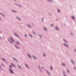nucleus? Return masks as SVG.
<instances>
[{
  "label": "nucleus",
  "mask_w": 76,
  "mask_h": 76,
  "mask_svg": "<svg viewBox=\"0 0 76 76\" xmlns=\"http://www.w3.org/2000/svg\"><path fill=\"white\" fill-rule=\"evenodd\" d=\"M71 35H73V33H71Z\"/></svg>",
  "instance_id": "obj_35"
},
{
  "label": "nucleus",
  "mask_w": 76,
  "mask_h": 76,
  "mask_svg": "<svg viewBox=\"0 0 76 76\" xmlns=\"http://www.w3.org/2000/svg\"><path fill=\"white\" fill-rule=\"evenodd\" d=\"M15 35V36H16V37H17V38H19V36H18V35L16 33H15L14 34Z\"/></svg>",
  "instance_id": "obj_2"
},
{
  "label": "nucleus",
  "mask_w": 76,
  "mask_h": 76,
  "mask_svg": "<svg viewBox=\"0 0 76 76\" xmlns=\"http://www.w3.org/2000/svg\"><path fill=\"white\" fill-rule=\"evenodd\" d=\"M15 47L16 48H17L18 49H19V47H18V46H17L16 45H15Z\"/></svg>",
  "instance_id": "obj_5"
},
{
  "label": "nucleus",
  "mask_w": 76,
  "mask_h": 76,
  "mask_svg": "<svg viewBox=\"0 0 76 76\" xmlns=\"http://www.w3.org/2000/svg\"><path fill=\"white\" fill-rule=\"evenodd\" d=\"M11 66H13V67H15V65H13V64H11Z\"/></svg>",
  "instance_id": "obj_11"
},
{
  "label": "nucleus",
  "mask_w": 76,
  "mask_h": 76,
  "mask_svg": "<svg viewBox=\"0 0 76 76\" xmlns=\"http://www.w3.org/2000/svg\"><path fill=\"white\" fill-rule=\"evenodd\" d=\"M33 58H34V59H37V58H36V57L34 56H33Z\"/></svg>",
  "instance_id": "obj_12"
},
{
  "label": "nucleus",
  "mask_w": 76,
  "mask_h": 76,
  "mask_svg": "<svg viewBox=\"0 0 76 76\" xmlns=\"http://www.w3.org/2000/svg\"><path fill=\"white\" fill-rule=\"evenodd\" d=\"M46 72H47L48 75H50V73H49L48 71H46Z\"/></svg>",
  "instance_id": "obj_9"
},
{
  "label": "nucleus",
  "mask_w": 76,
  "mask_h": 76,
  "mask_svg": "<svg viewBox=\"0 0 76 76\" xmlns=\"http://www.w3.org/2000/svg\"><path fill=\"white\" fill-rule=\"evenodd\" d=\"M39 36L40 38H41V35H39Z\"/></svg>",
  "instance_id": "obj_36"
},
{
  "label": "nucleus",
  "mask_w": 76,
  "mask_h": 76,
  "mask_svg": "<svg viewBox=\"0 0 76 76\" xmlns=\"http://www.w3.org/2000/svg\"><path fill=\"white\" fill-rule=\"evenodd\" d=\"M17 18L18 19V20H20V19L18 18V17H17Z\"/></svg>",
  "instance_id": "obj_17"
},
{
  "label": "nucleus",
  "mask_w": 76,
  "mask_h": 76,
  "mask_svg": "<svg viewBox=\"0 0 76 76\" xmlns=\"http://www.w3.org/2000/svg\"><path fill=\"white\" fill-rule=\"evenodd\" d=\"M25 37H26V35L25 34Z\"/></svg>",
  "instance_id": "obj_40"
},
{
  "label": "nucleus",
  "mask_w": 76,
  "mask_h": 76,
  "mask_svg": "<svg viewBox=\"0 0 76 76\" xmlns=\"http://www.w3.org/2000/svg\"><path fill=\"white\" fill-rule=\"evenodd\" d=\"M64 41L65 42H67L65 39H64Z\"/></svg>",
  "instance_id": "obj_21"
},
{
  "label": "nucleus",
  "mask_w": 76,
  "mask_h": 76,
  "mask_svg": "<svg viewBox=\"0 0 76 76\" xmlns=\"http://www.w3.org/2000/svg\"><path fill=\"white\" fill-rule=\"evenodd\" d=\"M43 29H44V30H45V31H47V29H46V28H43Z\"/></svg>",
  "instance_id": "obj_26"
},
{
  "label": "nucleus",
  "mask_w": 76,
  "mask_h": 76,
  "mask_svg": "<svg viewBox=\"0 0 76 76\" xmlns=\"http://www.w3.org/2000/svg\"><path fill=\"white\" fill-rule=\"evenodd\" d=\"M71 62H72V63L73 64H74V62H73V61H71Z\"/></svg>",
  "instance_id": "obj_24"
},
{
  "label": "nucleus",
  "mask_w": 76,
  "mask_h": 76,
  "mask_svg": "<svg viewBox=\"0 0 76 76\" xmlns=\"http://www.w3.org/2000/svg\"><path fill=\"white\" fill-rule=\"evenodd\" d=\"M18 67L20 68V69H21V68L20 67V66H18Z\"/></svg>",
  "instance_id": "obj_30"
},
{
  "label": "nucleus",
  "mask_w": 76,
  "mask_h": 76,
  "mask_svg": "<svg viewBox=\"0 0 76 76\" xmlns=\"http://www.w3.org/2000/svg\"><path fill=\"white\" fill-rule=\"evenodd\" d=\"M42 69H44V67H42Z\"/></svg>",
  "instance_id": "obj_42"
},
{
  "label": "nucleus",
  "mask_w": 76,
  "mask_h": 76,
  "mask_svg": "<svg viewBox=\"0 0 76 76\" xmlns=\"http://www.w3.org/2000/svg\"><path fill=\"white\" fill-rule=\"evenodd\" d=\"M74 69L75 70H76V67H74Z\"/></svg>",
  "instance_id": "obj_33"
},
{
  "label": "nucleus",
  "mask_w": 76,
  "mask_h": 76,
  "mask_svg": "<svg viewBox=\"0 0 76 76\" xmlns=\"http://www.w3.org/2000/svg\"><path fill=\"white\" fill-rule=\"evenodd\" d=\"M8 40L10 42V43H11V44L12 43V42H11L10 41V40H9V39H8Z\"/></svg>",
  "instance_id": "obj_23"
},
{
  "label": "nucleus",
  "mask_w": 76,
  "mask_h": 76,
  "mask_svg": "<svg viewBox=\"0 0 76 76\" xmlns=\"http://www.w3.org/2000/svg\"><path fill=\"white\" fill-rule=\"evenodd\" d=\"M29 36H30V37H31V38H32V36L31 35L29 34Z\"/></svg>",
  "instance_id": "obj_29"
},
{
  "label": "nucleus",
  "mask_w": 76,
  "mask_h": 76,
  "mask_svg": "<svg viewBox=\"0 0 76 76\" xmlns=\"http://www.w3.org/2000/svg\"><path fill=\"white\" fill-rule=\"evenodd\" d=\"M62 66H66V65L64 64H62Z\"/></svg>",
  "instance_id": "obj_15"
},
{
  "label": "nucleus",
  "mask_w": 76,
  "mask_h": 76,
  "mask_svg": "<svg viewBox=\"0 0 76 76\" xmlns=\"http://www.w3.org/2000/svg\"><path fill=\"white\" fill-rule=\"evenodd\" d=\"M13 59H14V60H15V61H17V60H16V59H15V58H13Z\"/></svg>",
  "instance_id": "obj_28"
},
{
  "label": "nucleus",
  "mask_w": 76,
  "mask_h": 76,
  "mask_svg": "<svg viewBox=\"0 0 76 76\" xmlns=\"http://www.w3.org/2000/svg\"><path fill=\"white\" fill-rule=\"evenodd\" d=\"M0 67H1V66H0Z\"/></svg>",
  "instance_id": "obj_47"
},
{
  "label": "nucleus",
  "mask_w": 76,
  "mask_h": 76,
  "mask_svg": "<svg viewBox=\"0 0 76 76\" xmlns=\"http://www.w3.org/2000/svg\"><path fill=\"white\" fill-rule=\"evenodd\" d=\"M9 67H10V68H12V66H10Z\"/></svg>",
  "instance_id": "obj_38"
},
{
  "label": "nucleus",
  "mask_w": 76,
  "mask_h": 76,
  "mask_svg": "<svg viewBox=\"0 0 76 76\" xmlns=\"http://www.w3.org/2000/svg\"><path fill=\"white\" fill-rule=\"evenodd\" d=\"M16 43L17 44H18V45H19V44H20V43L18 42H16Z\"/></svg>",
  "instance_id": "obj_18"
},
{
  "label": "nucleus",
  "mask_w": 76,
  "mask_h": 76,
  "mask_svg": "<svg viewBox=\"0 0 76 76\" xmlns=\"http://www.w3.org/2000/svg\"><path fill=\"white\" fill-rule=\"evenodd\" d=\"M45 56V54L44 53L43 54V56Z\"/></svg>",
  "instance_id": "obj_32"
},
{
  "label": "nucleus",
  "mask_w": 76,
  "mask_h": 76,
  "mask_svg": "<svg viewBox=\"0 0 76 76\" xmlns=\"http://www.w3.org/2000/svg\"><path fill=\"white\" fill-rule=\"evenodd\" d=\"M50 70H52L53 67H52L51 66H50Z\"/></svg>",
  "instance_id": "obj_16"
},
{
  "label": "nucleus",
  "mask_w": 76,
  "mask_h": 76,
  "mask_svg": "<svg viewBox=\"0 0 76 76\" xmlns=\"http://www.w3.org/2000/svg\"><path fill=\"white\" fill-rule=\"evenodd\" d=\"M42 20H44V18H42Z\"/></svg>",
  "instance_id": "obj_39"
},
{
  "label": "nucleus",
  "mask_w": 76,
  "mask_h": 76,
  "mask_svg": "<svg viewBox=\"0 0 76 76\" xmlns=\"http://www.w3.org/2000/svg\"><path fill=\"white\" fill-rule=\"evenodd\" d=\"M27 26L29 27V28H31V26L30 25H27Z\"/></svg>",
  "instance_id": "obj_25"
},
{
  "label": "nucleus",
  "mask_w": 76,
  "mask_h": 76,
  "mask_svg": "<svg viewBox=\"0 0 76 76\" xmlns=\"http://www.w3.org/2000/svg\"><path fill=\"white\" fill-rule=\"evenodd\" d=\"M25 66L27 67V69H28L29 68V67H28V65H26V64H25Z\"/></svg>",
  "instance_id": "obj_8"
},
{
  "label": "nucleus",
  "mask_w": 76,
  "mask_h": 76,
  "mask_svg": "<svg viewBox=\"0 0 76 76\" xmlns=\"http://www.w3.org/2000/svg\"><path fill=\"white\" fill-rule=\"evenodd\" d=\"M64 45L65 46V47H68V45L66 44H65V43L64 44Z\"/></svg>",
  "instance_id": "obj_4"
},
{
  "label": "nucleus",
  "mask_w": 76,
  "mask_h": 76,
  "mask_svg": "<svg viewBox=\"0 0 76 76\" xmlns=\"http://www.w3.org/2000/svg\"><path fill=\"white\" fill-rule=\"evenodd\" d=\"M9 70H10V71L11 73H13V71H12V70L9 69Z\"/></svg>",
  "instance_id": "obj_1"
},
{
  "label": "nucleus",
  "mask_w": 76,
  "mask_h": 76,
  "mask_svg": "<svg viewBox=\"0 0 76 76\" xmlns=\"http://www.w3.org/2000/svg\"><path fill=\"white\" fill-rule=\"evenodd\" d=\"M38 68L39 69V70H40V72H42V71L41 70V69L40 68V66H38Z\"/></svg>",
  "instance_id": "obj_6"
},
{
  "label": "nucleus",
  "mask_w": 76,
  "mask_h": 76,
  "mask_svg": "<svg viewBox=\"0 0 76 76\" xmlns=\"http://www.w3.org/2000/svg\"><path fill=\"white\" fill-rule=\"evenodd\" d=\"M18 6H19V7H20V5H19Z\"/></svg>",
  "instance_id": "obj_45"
},
{
  "label": "nucleus",
  "mask_w": 76,
  "mask_h": 76,
  "mask_svg": "<svg viewBox=\"0 0 76 76\" xmlns=\"http://www.w3.org/2000/svg\"><path fill=\"white\" fill-rule=\"evenodd\" d=\"M57 11H58V12H60V10L59 9H58Z\"/></svg>",
  "instance_id": "obj_22"
},
{
  "label": "nucleus",
  "mask_w": 76,
  "mask_h": 76,
  "mask_svg": "<svg viewBox=\"0 0 76 76\" xmlns=\"http://www.w3.org/2000/svg\"><path fill=\"white\" fill-rule=\"evenodd\" d=\"M51 26H53V24H52L51 25Z\"/></svg>",
  "instance_id": "obj_31"
},
{
  "label": "nucleus",
  "mask_w": 76,
  "mask_h": 76,
  "mask_svg": "<svg viewBox=\"0 0 76 76\" xmlns=\"http://www.w3.org/2000/svg\"><path fill=\"white\" fill-rule=\"evenodd\" d=\"M10 39L12 42H14V40H13L11 37H10Z\"/></svg>",
  "instance_id": "obj_3"
},
{
  "label": "nucleus",
  "mask_w": 76,
  "mask_h": 76,
  "mask_svg": "<svg viewBox=\"0 0 76 76\" xmlns=\"http://www.w3.org/2000/svg\"><path fill=\"white\" fill-rule=\"evenodd\" d=\"M33 34H35V32H33Z\"/></svg>",
  "instance_id": "obj_44"
},
{
  "label": "nucleus",
  "mask_w": 76,
  "mask_h": 76,
  "mask_svg": "<svg viewBox=\"0 0 76 76\" xmlns=\"http://www.w3.org/2000/svg\"><path fill=\"white\" fill-rule=\"evenodd\" d=\"M64 76H67L66 75H64Z\"/></svg>",
  "instance_id": "obj_43"
},
{
  "label": "nucleus",
  "mask_w": 76,
  "mask_h": 76,
  "mask_svg": "<svg viewBox=\"0 0 76 76\" xmlns=\"http://www.w3.org/2000/svg\"><path fill=\"white\" fill-rule=\"evenodd\" d=\"M1 64L2 65V66H4V65H3V64Z\"/></svg>",
  "instance_id": "obj_37"
},
{
  "label": "nucleus",
  "mask_w": 76,
  "mask_h": 76,
  "mask_svg": "<svg viewBox=\"0 0 76 76\" xmlns=\"http://www.w3.org/2000/svg\"><path fill=\"white\" fill-rule=\"evenodd\" d=\"M75 52H76V49L75 50Z\"/></svg>",
  "instance_id": "obj_41"
},
{
  "label": "nucleus",
  "mask_w": 76,
  "mask_h": 76,
  "mask_svg": "<svg viewBox=\"0 0 76 76\" xmlns=\"http://www.w3.org/2000/svg\"><path fill=\"white\" fill-rule=\"evenodd\" d=\"M0 14H1V15H2L3 17H4V15H3L2 13H1V12H0Z\"/></svg>",
  "instance_id": "obj_13"
},
{
  "label": "nucleus",
  "mask_w": 76,
  "mask_h": 76,
  "mask_svg": "<svg viewBox=\"0 0 76 76\" xmlns=\"http://www.w3.org/2000/svg\"><path fill=\"white\" fill-rule=\"evenodd\" d=\"M2 60L3 61H5V59L3 58H2Z\"/></svg>",
  "instance_id": "obj_19"
},
{
  "label": "nucleus",
  "mask_w": 76,
  "mask_h": 76,
  "mask_svg": "<svg viewBox=\"0 0 76 76\" xmlns=\"http://www.w3.org/2000/svg\"><path fill=\"white\" fill-rule=\"evenodd\" d=\"M67 71L68 73H69V70H67Z\"/></svg>",
  "instance_id": "obj_34"
},
{
  "label": "nucleus",
  "mask_w": 76,
  "mask_h": 76,
  "mask_svg": "<svg viewBox=\"0 0 76 76\" xmlns=\"http://www.w3.org/2000/svg\"><path fill=\"white\" fill-rule=\"evenodd\" d=\"M27 55L28 57H29V58H31V56H30L29 54H28Z\"/></svg>",
  "instance_id": "obj_7"
},
{
  "label": "nucleus",
  "mask_w": 76,
  "mask_h": 76,
  "mask_svg": "<svg viewBox=\"0 0 76 76\" xmlns=\"http://www.w3.org/2000/svg\"><path fill=\"white\" fill-rule=\"evenodd\" d=\"M48 1L49 2H52V0H48Z\"/></svg>",
  "instance_id": "obj_20"
},
{
  "label": "nucleus",
  "mask_w": 76,
  "mask_h": 76,
  "mask_svg": "<svg viewBox=\"0 0 76 76\" xmlns=\"http://www.w3.org/2000/svg\"><path fill=\"white\" fill-rule=\"evenodd\" d=\"M73 19V20H75V18L73 16H72L71 17Z\"/></svg>",
  "instance_id": "obj_10"
},
{
  "label": "nucleus",
  "mask_w": 76,
  "mask_h": 76,
  "mask_svg": "<svg viewBox=\"0 0 76 76\" xmlns=\"http://www.w3.org/2000/svg\"><path fill=\"white\" fill-rule=\"evenodd\" d=\"M56 31H58V28L57 27H56Z\"/></svg>",
  "instance_id": "obj_14"
},
{
  "label": "nucleus",
  "mask_w": 76,
  "mask_h": 76,
  "mask_svg": "<svg viewBox=\"0 0 76 76\" xmlns=\"http://www.w3.org/2000/svg\"><path fill=\"white\" fill-rule=\"evenodd\" d=\"M0 39H1V37H0Z\"/></svg>",
  "instance_id": "obj_46"
},
{
  "label": "nucleus",
  "mask_w": 76,
  "mask_h": 76,
  "mask_svg": "<svg viewBox=\"0 0 76 76\" xmlns=\"http://www.w3.org/2000/svg\"><path fill=\"white\" fill-rule=\"evenodd\" d=\"M12 12H15V13H16V11H14V10H12Z\"/></svg>",
  "instance_id": "obj_27"
}]
</instances>
